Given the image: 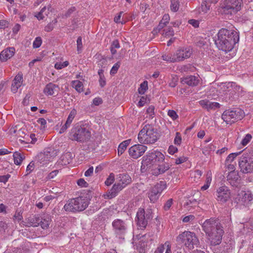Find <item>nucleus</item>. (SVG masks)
Wrapping results in <instances>:
<instances>
[{
	"label": "nucleus",
	"mask_w": 253,
	"mask_h": 253,
	"mask_svg": "<svg viewBox=\"0 0 253 253\" xmlns=\"http://www.w3.org/2000/svg\"><path fill=\"white\" fill-rule=\"evenodd\" d=\"M93 172V167H91L84 172V175L85 176H90L92 174Z\"/></svg>",
	"instance_id": "nucleus-63"
},
{
	"label": "nucleus",
	"mask_w": 253,
	"mask_h": 253,
	"mask_svg": "<svg viewBox=\"0 0 253 253\" xmlns=\"http://www.w3.org/2000/svg\"><path fill=\"white\" fill-rule=\"evenodd\" d=\"M14 164L16 165H19L21 164L23 160L25 159L24 154L20 151H16L13 155Z\"/></svg>",
	"instance_id": "nucleus-27"
},
{
	"label": "nucleus",
	"mask_w": 253,
	"mask_h": 253,
	"mask_svg": "<svg viewBox=\"0 0 253 253\" xmlns=\"http://www.w3.org/2000/svg\"><path fill=\"white\" fill-rule=\"evenodd\" d=\"M252 138V136L251 135V134L249 133L246 134L245 137L242 140L241 144L243 146H246L251 141Z\"/></svg>",
	"instance_id": "nucleus-43"
},
{
	"label": "nucleus",
	"mask_w": 253,
	"mask_h": 253,
	"mask_svg": "<svg viewBox=\"0 0 253 253\" xmlns=\"http://www.w3.org/2000/svg\"><path fill=\"white\" fill-rule=\"evenodd\" d=\"M57 19H54L50 23H48L46 26L44 27V30L46 32H49L51 31L53 29L54 25L57 23Z\"/></svg>",
	"instance_id": "nucleus-38"
},
{
	"label": "nucleus",
	"mask_w": 253,
	"mask_h": 253,
	"mask_svg": "<svg viewBox=\"0 0 253 253\" xmlns=\"http://www.w3.org/2000/svg\"><path fill=\"white\" fill-rule=\"evenodd\" d=\"M230 198V193L228 188L225 186H221L217 189L216 199L221 203H224Z\"/></svg>",
	"instance_id": "nucleus-16"
},
{
	"label": "nucleus",
	"mask_w": 253,
	"mask_h": 253,
	"mask_svg": "<svg viewBox=\"0 0 253 253\" xmlns=\"http://www.w3.org/2000/svg\"><path fill=\"white\" fill-rule=\"evenodd\" d=\"M244 112L240 109L225 110L222 115V119L226 124H231L244 117Z\"/></svg>",
	"instance_id": "nucleus-11"
},
{
	"label": "nucleus",
	"mask_w": 253,
	"mask_h": 253,
	"mask_svg": "<svg viewBox=\"0 0 253 253\" xmlns=\"http://www.w3.org/2000/svg\"><path fill=\"white\" fill-rule=\"evenodd\" d=\"M165 244L164 245H161L160 246L157 248L155 252V253H163L164 250L165 249Z\"/></svg>",
	"instance_id": "nucleus-62"
},
{
	"label": "nucleus",
	"mask_w": 253,
	"mask_h": 253,
	"mask_svg": "<svg viewBox=\"0 0 253 253\" xmlns=\"http://www.w3.org/2000/svg\"><path fill=\"white\" fill-rule=\"evenodd\" d=\"M115 180V176L113 173L110 174L109 177L105 181V184L107 186H109L112 184Z\"/></svg>",
	"instance_id": "nucleus-44"
},
{
	"label": "nucleus",
	"mask_w": 253,
	"mask_h": 253,
	"mask_svg": "<svg viewBox=\"0 0 253 253\" xmlns=\"http://www.w3.org/2000/svg\"><path fill=\"white\" fill-rule=\"evenodd\" d=\"M77 184L82 187H87L88 184L83 179L80 178L77 181Z\"/></svg>",
	"instance_id": "nucleus-53"
},
{
	"label": "nucleus",
	"mask_w": 253,
	"mask_h": 253,
	"mask_svg": "<svg viewBox=\"0 0 253 253\" xmlns=\"http://www.w3.org/2000/svg\"><path fill=\"white\" fill-rule=\"evenodd\" d=\"M36 159L38 162H39L41 164H42L43 165L47 164V162H49L48 160H47V158H46V156H45V155L43 152H41L39 154H38L36 157Z\"/></svg>",
	"instance_id": "nucleus-34"
},
{
	"label": "nucleus",
	"mask_w": 253,
	"mask_h": 253,
	"mask_svg": "<svg viewBox=\"0 0 253 253\" xmlns=\"http://www.w3.org/2000/svg\"><path fill=\"white\" fill-rule=\"evenodd\" d=\"M74 157L75 155L72 154L71 152H67L64 154V157L67 159V161H64V165L70 164Z\"/></svg>",
	"instance_id": "nucleus-41"
},
{
	"label": "nucleus",
	"mask_w": 253,
	"mask_h": 253,
	"mask_svg": "<svg viewBox=\"0 0 253 253\" xmlns=\"http://www.w3.org/2000/svg\"><path fill=\"white\" fill-rule=\"evenodd\" d=\"M117 179L118 183H115L110 191L109 192V195H107L108 199H112L116 196L118 192L122 190L127 185L131 182V178L127 173H121L117 176Z\"/></svg>",
	"instance_id": "nucleus-5"
},
{
	"label": "nucleus",
	"mask_w": 253,
	"mask_h": 253,
	"mask_svg": "<svg viewBox=\"0 0 253 253\" xmlns=\"http://www.w3.org/2000/svg\"><path fill=\"white\" fill-rule=\"evenodd\" d=\"M181 82L190 86H196L199 82L198 78L195 76H189L182 79Z\"/></svg>",
	"instance_id": "nucleus-25"
},
{
	"label": "nucleus",
	"mask_w": 253,
	"mask_h": 253,
	"mask_svg": "<svg viewBox=\"0 0 253 253\" xmlns=\"http://www.w3.org/2000/svg\"><path fill=\"white\" fill-rule=\"evenodd\" d=\"M9 25V22L5 20H1L0 21V28L4 29L8 27Z\"/></svg>",
	"instance_id": "nucleus-57"
},
{
	"label": "nucleus",
	"mask_w": 253,
	"mask_h": 253,
	"mask_svg": "<svg viewBox=\"0 0 253 253\" xmlns=\"http://www.w3.org/2000/svg\"><path fill=\"white\" fill-rule=\"evenodd\" d=\"M214 40L219 50L227 52L231 51L234 45L239 42V35L235 31L222 28L218 31Z\"/></svg>",
	"instance_id": "nucleus-1"
},
{
	"label": "nucleus",
	"mask_w": 253,
	"mask_h": 253,
	"mask_svg": "<svg viewBox=\"0 0 253 253\" xmlns=\"http://www.w3.org/2000/svg\"><path fill=\"white\" fill-rule=\"evenodd\" d=\"M15 48L11 47L3 50L0 53V60L2 62H5L11 58L14 54Z\"/></svg>",
	"instance_id": "nucleus-20"
},
{
	"label": "nucleus",
	"mask_w": 253,
	"mask_h": 253,
	"mask_svg": "<svg viewBox=\"0 0 253 253\" xmlns=\"http://www.w3.org/2000/svg\"><path fill=\"white\" fill-rule=\"evenodd\" d=\"M155 107L151 105L147 109V113L149 114V118L152 119L154 117L155 115Z\"/></svg>",
	"instance_id": "nucleus-47"
},
{
	"label": "nucleus",
	"mask_w": 253,
	"mask_h": 253,
	"mask_svg": "<svg viewBox=\"0 0 253 253\" xmlns=\"http://www.w3.org/2000/svg\"><path fill=\"white\" fill-rule=\"evenodd\" d=\"M151 210H147L146 211L143 208H140L136 214L137 225L142 228L147 226L149 221L152 218Z\"/></svg>",
	"instance_id": "nucleus-12"
},
{
	"label": "nucleus",
	"mask_w": 253,
	"mask_h": 253,
	"mask_svg": "<svg viewBox=\"0 0 253 253\" xmlns=\"http://www.w3.org/2000/svg\"><path fill=\"white\" fill-rule=\"evenodd\" d=\"M72 86L79 92H81L83 91V84L81 82L78 80L73 81Z\"/></svg>",
	"instance_id": "nucleus-35"
},
{
	"label": "nucleus",
	"mask_w": 253,
	"mask_h": 253,
	"mask_svg": "<svg viewBox=\"0 0 253 253\" xmlns=\"http://www.w3.org/2000/svg\"><path fill=\"white\" fill-rule=\"evenodd\" d=\"M119 67H120V64L118 62L115 64L110 71V74L114 75V74H116L117 73L118 69L119 68Z\"/></svg>",
	"instance_id": "nucleus-55"
},
{
	"label": "nucleus",
	"mask_w": 253,
	"mask_h": 253,
	"mask_svg": "<svg viewBox=\"0 0 253 253\" xmlns=\"http://www.w3.org/2000/svg\"><path fill=\"white\" fill-rule=\"evenodd\" d=\"M77 114V111L75 109H73L70 113L66 122L64 124V129H67L68 127H69L74 120L75 117Z\"/></svg>",
	"instance_id": "nucleus-29"
},
{
	"label": "nucleus",
	"mask_w": 253,
	"mask_h": 253,
	"mask_svg": "<svg viewBox=\"0 0 253 253\" xmlns=\"http://www.w3.org/2000/svg\"><path fill=\"white\" fill-rule=\"evenodd\" d=\"M179 7V0H170V10L173 12L178 10Z\"/></svg>",
	"instance_id": "nucleus-36"
},
{
	"label": "nucleus",
	"mask_w": 253,
	"mask_h": 253,
	"mask_svg": "<svg viewBox=\"0 0 253 253\" xmlns=\"http://www.w3.org/2000/svg\"><path fill=\"white\" fill-rule=\"evenodd\" d=\"M239 178L237 171L229 172L227 176V180L233 187H237L239 183L238 181L239 180Z\"/></svg>",
	"instance_id": "nucleus-22"
},
{
	"label": "nucleus",
	"mask_w": 253,
	"mask_h": 253,
	"mask_svg": "<svg viewBox=\"0 0 253 253\" xmlns=\"http://www.w3.org/2000/svg\"><path fill=\"white\" fill-rule=\"evenodd\" d=\"M42 43V40L40 37H36L33 43V46L34 48H37L40 47Z\"/></svg>",
	"instance_id": "nucleus-42"
},
{
	"label": "nucleus",
	"mask_w": 253,
	"mask_h": 253,
	"mask_svg": "<svg viewBox=\"0 0 253 253\" xmlns=\"http://www.w3.org/2000/svg\"><path fill=\"white\" fill-rule=\"evenodd\" d=\"M166 186V182L164 181H161L152 188L148 193V197L151 202L154 203L157 201Z\"/></svg>",
	"instance_id": "nucleus-14"
},
{
	"label": "nucleus",
	"mask_w": 253,
	"mask_h": 253,
	"mask_svg": "<svg viewBox=\"0 0 253 253\" xmlns=\"http://www.w3.org/2000/svg\"><path fill=\"white\" fill-rule=\"evenodd\" d=\"M26 226L37 227L40 225L41 221V217L38 215H35L30 216L26 219Z\"/></svg>",
	"instance_id": "nucleus-24"
},
{
	"label": "nucleus",
	"mask_w": 253,
	"mask_h": 253,
	"mask_svg": "<svg viewBox=\"0 0 253 253\" xmlns=\"http://www.w3.org/2000/svg\"><path fill=\"white\" fill-rule=\"evenodd\" d=\"M241 154V152L238 153H233L229 154L226 159V164L231 163L233 161L234 159Z\"/></svg>",
	"instance_id": "nucleus-40"
},
{
	"label": "nucleus",
	"mask_w": 253,
	"mask_h": 253,
	"mask_svg": "<svg viewBox=\"0 0 253 253\" xmlns=\"http://www.w3.org/2000/svg\"><path fill=\"white\" fill-rule=\"evenodd\" d=\"M88 205L87 199L79 197L68 200L64 205V210L67 211H80L84 210Z\"/></svg>",
	"instance_id": "nucleus-4"
},
{
	"label": "nucleus",
	"mask_w": 253,
	"mask_h": 253,
	"mask_svg": "<svg viewBox=\"0 0 253 253\" xmlns=\"http://www.w3.org/2000/svg\"><path fill=\"white\" fill-rule=\"evenodd\" d=\"M58 87L54 84L50 83L47 84L43 90L46 94L52 95L55 93V91L57 90Z\"/></svg>",
	"instance_id": "nucleus-26"
},
{
	"label": "nucleus",
	"mask_w": 253,
	"mask_h": 253,
	"mask_svg": "<svg viewBox=\"0 0 253 253\" xmlns=\"http://www.w3.org/2000/svg\"><path fill=\"white\" fill-rule=\"evenodd\" d=\"M126 147L123 145L121 143L119 145L118 148V153L119 155H122L125 150L126 149Z\"/></svg>",
	"instance_id": "nucleus-59"
},
{
	"label": "nucleus",
	"mask_w": 253,
	"mask_h": 253,
	"mask_svg": "<svg viewBox=\"0 0 253 253\" xmlns=\"http://www.w3.org/2000/svg\"><path fill=\"white\" fill-rule=\"evenodd\" d=\"M102 103V100L101 98L96 97L93 100V103L95 105L98 106Z\"/></svg>",
	"instance_id": "nucleus-64"
},
{
	"label": "nucleus",
	"mask_w": 253,
	"mask_h": 253,
	"mask_svg": "<svg viewBox=\"0 0 253 253\" xmlns=\"http://www.w3.org/2000/svg\"><path fill=\"white\" fill-rule=\"evenodd\" d=\"M164 161H165L164 155L159 151H155L149 153L146 156L145 159L143 160L142 165L144 167H151L152 166L153 167L154 165Z\"/></svg>",
	"instance_id": "nucleus-10"
},
{
	"label": "nucleus",
	"mask_w": 253,
	"mask_h": 253,
	"mask_svg": "<svg viewBox=\"0 0 253 253\" xmlns=\"http://www.w3.org/2000/svg\"><path fill=\"white\" fill-rule=\"evenodd\" d=\"M35 163L33 161L31 162L26 168V175L30 174L34 169Z\"/></svg>",
	"instance_id": "nucleus-49"
},
{
	"label": "nucleus",
	"mask_w": 253,
	"mask_h": 253,
	"mask_svg": "<svg viewBox=\"0 0 253 253\" xmlns=\"http://www.w3.org/2000/svg\"><path fill=\"white\" fill-rule=\"evenodd\" d=\"M23 81V74L21 73H19L13 80L11 91L14 93L16 92L18 89L21 86Z\"/></svg>",
	"instance_id": "nucleus-21"
},
{
	"label": "nucleus",
	"mask_w": 253,
	"mask_h": 253,
	"mask_svg": "<svg viewBox=\"0 0 253 253\" xmlns=\"http://www.w3.org/2000/svg\"><path fill=\"white\" fill-rule=\"evenodd\" d=\"M169 168V164L165 163L164 161L162 162H160L159 164L154 165L152 168V174L153 175L158 176L165 173Z\"/></svg>",
	"instance_id": "nucleus-18"
},
{
	"label": "nucleus",
	"mask_w": 253,
	"mask_h": 253,
	"mask_svg": "<svg viewBox=\"0 0 253 253\" xmlns=\"http://www.w3.org/2000/svg\"><path fill=\"white\" fill-rule=\"evenodd\" d=\"M214 149H215V146L212 144H211V145H209L208 146V147H207L203 149V153L204 154L206 155L207 154H209V153L211 151H213L214 150Z\"/></svg>",
	"instance_id": "nucleus-50"
},
{
	"label": "nucleus",
	"mask_w": 253,
	"mask_h": 253,
	"mask_svg": "<svg viewBox=\"0 0 253 253\" xmlns=\"http://www.w3.org/2000/svg\"><path fill=\"white\" fill-rule=\"evenodd\" d=\"M168 114L173 120H175L178 118V115L174 110H169L168 111Z\"/></svg>",
	"instance_id": "nucleus-54"
},
{
	"label": "nucleus",
	"mask_w": 253,
	"mask_h": 253,
	"mask_svg": "<svg viewBox=\"0 0 253 253\" xmlns=\"http://www.w3.org/2000/svg\"><path fill=\"white\" fill-rule=\"evenodd\" d=\"M202 227L211 245L216 246L221 243L224 231L219 220L211 218L207 219L203 224Z\"/></svg>",
	"instance_id": "nucleus-2"
},
{
	"label": "nucleus",
	"mask_w": 253,
	"mask_h": 253,
	"mask_svg": "<svg viewBox=\"0 0 253 253\" xmlns=\"http://www.w3.org/2000/svg\"><path fill=\"white\" fill-rule=\"evenodd\" d=\"M173 202L172 199H169L165 203L164 206V209L165 211H168L171 207Z\"/></svg>",
	"instance_id": "nucleus-52"
},
{
	"label": "nucleus",
	"mask_w": 253,
	"mask_h": 253,
	"mask_svg": "<svg viewBox=\"0 0 253 253\" xmlns=\"http://www.w3.org/2000/svg\"><path fill=\"white\" fill-rule=\"evenodd\" d=\"M10 177L9 174H7L5 175H0V182L6 183L8 180V178Z\"/></svg>",
	"instance_id": "nucleus-61"
},
{
	"label": "nucleus",
	"mask_w": 253,
	"mask_h": 253,
	"mask_svg": "<svg viewBox=\"0 0 253 253\" xmlns=\"http://www.w3.org/2000/svg\"><path fill=\"white\" fill-rule=\"evenodd\" d=\"M50 8L51 6L50 5H48L47 7L44 6L41 9L40 12L35 15V17H36L39 20H42L44 18V15H47L49 13L48 12H45V10L47 9V11H48Z\"/></svg>",
	"instance_id": "nucleus-31"
},
{
	"label": "nucleus",
	"mask_w": 253,
	"mask_h": 253,
	"mask_svg": "<svg viewBox=\"0 0 253 253\" xmlns=\"http://www.w3.org/2000/svg\"><path fill=\"white\" fill-rule=\"evenodd\" d=\"M199 103L204 109L208 111L215 110L220 107V104L218 103L211 102L207 99L200 100Z\"/></svg>",
	"instance_id": "nucleus-19"
},
{
	"label": "nucleus",
	"mask_w": 253,
	"mask_h": 253,
	"mask_svg": "<svg viewBox=\"0 0 253 253\" xmlns=\"http://www.w3.org/2000/svg\"><path fill=\"white\" fill-rule=\"evenodd\" d=\"M147 147L142 144H136L129 148L128 153L133 159H137L142 156Z\"/></svg>",
	"instance_id": "nucleus-15"
},
{
	"label": "nucleus",
	"mask_w": 253,
	"mask_h": 253,
	"mask_svg": "<svg viewBox=\"0 0 253 253\" xmlns=\"http://www.w3.org/2000/svg\"><path fill=\"white\" fill-rule=\"evenodd\" d=\"M77 50L78 53H80L83 48V44H82V39L81 37H78L77 41Z\"/></svg>",
	"instance_id": "nucleus-51"
},
{
	"label": "nucleus",
	"mask_w": 253,
	"mask_h": 253,
	"mask_svg": "<svg viewBox=\"0 0 253 253\" xmlns=\"http://www.w3.org/2000/svg\"><path fill=\"white\" fill-rule=\"evenodd\" d=\"M148 89V82L145 81H144L140 84V87L138 88V92L139 94H143L146 90Z\"/></svg>",
	"instance_id": "nucleus-39"
},
{
	"label": "nucleus",
	"mask_w": 253,
	"mask_h": 253,
	"mask_svg": "<svg viewBox=\"0 0 253 253\" xmlns=\"http://www.w3.org/2000/svg\"><path fill=\"white\" fill-rule=\"evenodd\" d=\"M21 29V25L19 24H16L12 28L13 34L16 35L20 31Z\"/></svg>",
	"instance_id": "nucleus-58"
},
{
	"label": "nucleus",
	"mask_w": 253,
	"mask_h": 253,
	"mask_svg": "<svg viewBox=\"0 0 253 253\" xmlns=\"http://www.w3.org/2000/svg\"><path fill=\"white\" fill-rule=\"evenodd\" d=\"M162 35L166 37H169L174 35V31L172 28L169 27L163 31Z\"/></svg>",
	"instance_id": "nucleus-37"
},
{
	"label": "nucleus",
	"mask_w": 253,
	"mask_h": 253,
	"mask_svg": "<svg viewBox=\"0 0 253 253\" xmlns=\"http://www.w3.org/2000/svg\"><path fill=\"white\" fill-rule=\"evenodd\" d=\"M214 2V0H205L202 2L201 9L203 12L206 13L210 10L211 4Z\"/></svg>",
	"instance_id": "nucleus-33"
},
{
	"label": "nucleus",
	"mask_w": 253,
	"mask_h": 253,
	"mask_svg": "<svg viewBox=\"0 0 253 253\" xmlns=\"http://www.w3.org/2000/svg\"><path fill=\"white\" fill-rule=\"evenodd\" d=\"M56 148L57 149L47 148L44 150L43 152L49 161H51L58 154L60 151L59 148H57V147H56Z\"/></svg>",
	"instance_id": "nucleus-23"
},
{
	"label": "nucleus",
	"mask_w": 253,
	"mask_h": 253,
	"mask_svg": "<svg viewBox=\"0 0 253 253\" xmlns=\"http://www.w3.org/2000/svg\"><path fill=\"white\" fill-rule=\"evenodd\" d=\"M176 240L178 242L183 243L185 246L189 249H193L195 247H197L199 244V241L193 232L185 231L179 235Z\"/></svg>",
	"instance_id": "nucleus-6"
},
{
	"label": "nucleus",
	"mask_w": 253,
	"mask_h": 253,
	"mask_svg": "<svg viewBox=\"0 0 253 253\" xmlns=\"http://www.w3.org/2000/svg\"><path fill=\"white\" fill-rule=\"evenodd\" d=\"M146 237V235H144L142 237V239L139 241L137 246V249L140 253H145V249L147 247V243L144 241L145 238Z\"/></svg>",
	"instance_id": "nucleus-32"
},
{
	"label": "nucleus",
	"mask_w": 253,
	"mask_h": 253,
	"mask_svg": "<svg viewBox=\"0 0 253 253\" xmlns=\"http://www.w3.org/2000/svg\"><path fill=\"white\" fill-rule=\"evenodd\" d=\"M91 137V133L84 127L77 126L72 129L70 138L78 142H84L88 140Z\"/></svg>",
	"instance_id": "nucleus-7"
},
{
	"label": "nucleus",
	"mask_w": 253,
	"mask_h": 253,
	"mask_svg": "<svg viewBox=\"0 0 253 253\" xmlns=\"http://www.w3.org/2000/svg\"><path fill=\"white\" fill-rule=\"evenodd\" d=\"M178 78L177 76H172L170 82L169 83V85L170 87H174L177 84Z\"/></svg>",
	"instance_id": "nucleus-48"
},
{
	"label": "nucleus",
	"mask_w": 253,
	"mask_h": 253,
	"mask_svg": "<svg viewBox=\"0 0 253 253\" xmlns=\"http://www.w3.org/2000/svg\"><path fill=\"white\" fill-rule=\"evenodd\" d=\"M41 222H40V225L41 226L42 228L46 229L48 227L49 224V220L41 218Z\"/></svg>",
	"instance_id": "nucleus-46"
},
{
	"label": "nucleus",
	"mask_w": 253,
	"mask_h": 253,
	"mask_svg": "<svg viewBox=\"0 0 253 253\" xmlns=\"http://www.w3.org/2000/svg\"><path fill=\"white\" fill-rule=\"evenodd\" d=\"M225 86L227 89H229V90H230L232 89L235 93L238 94H239L242 91V87L238 85L234 82L228 83L226 84Z\"/></svg>",
	"instance_id": "nucleus-28"
},
{
	"label": "nucleus",
	"mask_w": 253,
	"mask_h": 253,
	"mask_svg": "<svg viewBox=\"0 0 253 253\" xmlns=\"http://www.w3.org/2000/svg\"><path fill=\"white\" fill-rule=\"evenodd\" d=\"M192 53V49L190 47L181 48L174 54V59L173 61H180L190 57Z\"/></svg>",
	"instance_id": "nucleus-17"
},
{
	"label": "nucleus",
	"mask_w": 253,
	"mask_h": 253,
	"mask_svg": "<svg viewBox=\"0 0 253 253\" xmlns=\"http://www.w3.org/2000/svg\"><path fill=\"white\" fill-rule=\"evenodd\" d=\"M177 150L178 149L176 147L173 145H170L168 149V152L169 154L173 155L176 152Z\"/></svg>",
	"instance_id": "nucleus-60"
},
{
	"label": "nucleus",
	"mask_w": 253,
	"mask_h": 253,
	"mask_svg": "<svg viewBox=\"0 0 253 253\" xmlns=\"http://www.w3.org/2000/svg\"><path fill=\"white\" fill-rule=\"evenodd\" d=\"M163 59L165 61H169L170 62H175V61H173L174 59V54L172 55V54H165L162 56Z\"/></svg>",
	"instance_id": "nucleus-45"
},
{
	"label": "nucleus",
	"mask_w": 253,
	"mask_h": 253,
	"mask_svg": "<svg viewBox=\"0 0 253 253\" xmlns=\"http://www.w3.org/2000/svg\"><path fill=\"white\" fill-rule=\"evenodd\" d=\"M160 134L156 128L150 125L144 126L138 134L139 141L142 144H153L159 139Z\"/></svg>",
	"instance_id": "nucleus-3"
},
{
	"label": "nucleus",
	"mask_w": 253,
	"mask_h": 253,
	"mask_svg": "<svg viewBox=\"0 0 253 253\" xmlns=\"http://www.w3.org/2000/svg\"><path fill=\"white\" fill-rule=\"evenodd\" d=\"M174 144L180 145L181 142V137L179 132L176 133V136L174 140Z\"/></svg>",
	"instance_id": "nucleus-56"
},
{
	"label": "nucleus",
	"mask_w": 253,
	"mask_h": 253,
	"mask_svg": "<svg viewBox=\"0 0 253 253\" xmlns=\"http://www.w3.org/2000/svg\"><path fill=\"white\" fill-rule=\"evenodd\" d=\"M239 166L241 171L244 173H248L253 171V159L251 155L244 153L240 158Z\"/></svg>",
	"instance_id": "nucleus-9"
},
{
	"label": "nucleus",
	"mask_w": 253,
	"mask_h": 253,
	"mask_svg": "<svg viewBox=\"0 0 253 253\" xmlns=\"http://www.w3.org/2000/svg\"><path fill=\"white\" fill-rule=\"evenodd\" d=\"M238 195H241L243 197L242 198V201L245 203H249L253 199V195L249 192L246 193L245 191H242Z\"/></svg>",
	"instance_id": "nucleus-30"
},
{
	"label": "nucleus",
	"mask_w": 253,
	"mask_h": 253,
	"mask_svg": "<svg viewBox=\"0 0 253 253\" xmlns=\"http://www.w3.org/2000/svg\"><path fill=\"white\" fill-rule=\"evenodd\" d=\"M243 5V0H224L222 12L225 14H234L241 10Z\"/></svg>",
	"instance_id": "nucleus-8"
},
{
	"label": "nucleus",
	"mask_w": 253,
	"mask_h": 253,
	"mask_svg": "<svg viewBox=\"0 0 253 253\" xmlns=\"http://www.w3.org/2000/svg\"><path fill=\"white\" fill-rule=\"evenodd\" d=\"M112 224L116 237L124 239L127 231V225L125 221L120 219H116L113 221Z\"/></svg>",
	"instance_id": "nucleus-13"
}]
</instances>
